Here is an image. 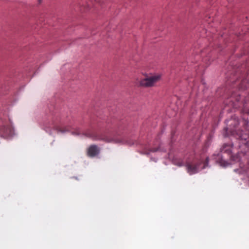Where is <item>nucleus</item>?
I'll list each match as a JSON object with an SVG mask.
<instances>
[{
	"label": "nucleus",
	"instance_id": "nucleus-1",
	"mask_svg": "<svg viewBox=\"0 0 249 249\" xmlns=\"http://www.w3.org/2000/svg\"><path fill=\"white\" fill-rule=\"evenodd\" d=\"M208 158H207L204 162L201 160L193 161L186 163L187 172L192 175L197 173L200 169H203L207 166L208 164Z\"/></svg>",
	"mask_w": 249,
	"mask_h": 249
},
{
	"label": "nucleus",
	"instance_id": "nucleus-2",
	"mask_svg": "<svg viewBox=\"0 0 249 249\" xmlns=\"http://www.w3.org/2000/svg\"><path fill=\"white\" fill-rule=\"evenodd\" d=\"M160 79V75L159 74L147 76L139 81L137 84L139 87L149 88L155 86Z\"/></svg>",
	"mask_w": 249,
	"mask_h": 249
},
{
	"label": "nucleus",
	"instance_id": "nucleus-3",
	"mask_svg": "<svg viewBox=\"0 0 249 249\" xmlns=\"http://www.w3.org/2000/svg\"><path fill=\"white\" fill-rule=\"evenodd\" d=\"M85 136L94 140L103 141L107 142L118 143L120 142V140L118 139L109 137L106 135H98L93 133L87 132L85 133Z\"/></svg>",
	"mask_w": 249,
	"mask_h": 249
},
{
	"label": "nucleus",
	"instance_id": "nucleus-4",
	"mask_svg": "<svg viewBox=\"0 0 249 249\" xmlns=\"http://www.w3.org/2000/svg\"><path fill=\"white\" fill-rule=\"evenodd\" d=\"M13 129L9 124H0V134L2 137H6L12 135Z\"/></svg>",
	"mask_w": 249,
	"mask_h": 249
},
{
	"label": "nucleus",
	"instance_id": "nucleus-5",
	"mask_svg": "<svg viewBox=\"0 0 249 249\" xmlns=\"http://www.w3.org/2000/svg\"><path fill=\"white\" fill-rule=\"evenodd\" d=\"M100 149L96 145H90L87 150V155L89 157H94L99 154Z\"/></svg>",
	"mask_w": 249,
	"mask_h": 249
},
{
	"label": "nucleus",
	"instance_id": "nucleus-6",
	"mask_svg": "<svg viewBox=\"0 0 249 249\" xmlns=\"http://www.w3.org/2000/svg\"><path fill=\"white\" fill-rule=\"evenodd\" d=\"M248 136H249V135L244 134H240L239 137L243 143L249 146V143L247 144V143H246L247 141H249Z\"/></svg>",
	"mask_w": 249,
	"mask_h": 249
},
{
	"label": "nucleus",
	"instance_id": "nucleus-7",
	"mask_svg": "<svg viewBox=\"0 0 249 249\" xmlns=\"http://www.w3.org/2000/svg\"><path fill=\"white\" fill-rule=\"evenodd\" d=\"M221 151L223 153H227L230 154L231 152L230 147L229 145L225 144L221 149Z\"/></svg>",
	"mask_w": 249,
	"mask_h": 249
},
{
	"label": "nucleus",
	"instance_id": "nucleus-8",
	"mask_svg": "<svg viewBox=\"0 0 249 249\" xmlns=\"http://www.w3.org/2000/svg\"><path fill=\"white\" fill-rule=\"evenodd\" d=\"M54 128L57 130L58 132H62V133H64L66 131V130H63L61 128L58 127H55Z\"/></svg>",
	"mask_w": 249,
	"mask_h": 249
},
{
	"label": "nucleus",
	"instance_id": "nucleus-9",
	"mask_svg": "<svg viewBox=\"0 0 249 249\" xmlns=\"http://www.w3.org/2000/svg\"><path fill=\"white\" fill-rule=\"evenodd\" d=\"M158 150V148H152L150 150L149 152H156Z\"/></svg>",
	"mask_w": 249,
	"mask_h": 249
},
{
	"label": "nucleus",
	"instance_id": "nucleus-10",
	"mask_svg": "<svg viewBox=\"0 0 249 249\" xmlns=\"http://www.w3.org/2000/svg\"><path fill=\"white\" fill-rule=\"evenodd\" d=\"M221 164H223V166H226L228 164L227 162H226L224 160H221Z\"/></svg>",
	"mask_w": 249,
	"mask_h": 249
},
{
	"label": "nucleus",
	"instance_id": "nucleus-11",
	"mask_svg": "<svg viewBox=\"0 0 249 249\" xmlns=\"http://www.w3.org/2000/svg\"><path fill=\"white\" fill-rule=\"evenodd\" d=\"M175 164L178 165V166H181L183 165V163L181 161H179L178 163H175Z\"/></svg>",
	"mask_w": 249,
	"mask_h": 249
},
{
	"label": "nucleus",
	"instance_id": "nucleus-12",
	"mask_svg": "<svg viewBox=\"0 0 249 249\" xmlns=\"http://www.w3.org/2000/svg\"><path fill=\"white\" fill-rule=\"evenodd\" d=\"M38 1L39 3H40L41 1V0H38Z\"/></svg>",
	"mask_w": 249,
	"mask_h": 249
}]
</instances>
